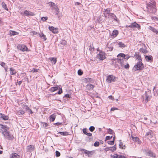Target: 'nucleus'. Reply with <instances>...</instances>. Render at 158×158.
<instances>
[{"mask_svg": "<svg viewBox=\"0 0 158 158\" xmlns=\"http://www.w3.org/2000/svg\"><path fill=\"white\" fill-rule=\"evenodd\" d=\"M147 12L148 13H155L156 11V2L154 0H151L146 3Z\"/></svg>", "mask_w": 158, "mask_h": 158, "instance_id": "obj_1", "label": "nucleus"}, {"mask_svg": "<svg viewBox=\"0 0 158 158\" xmlns=\"http://www.w3.org/2000/svg\"><path fill=\"white\" fill-rule=\"evenodd\" d=\"M2 126L1 128L4 130V131H2V134L4 135L5 138L9 140H13L14 137L13 135L10 134V132L6 129V126L3 125Z\"/></svg>", "mask_w": 158, "mask_h": 158, "instance_id": "obj_2", "label": "nucleus"}, {"mask_svg": "<svg viewBox=\"0 0 158 158\" xmlns=\"http://www.w3.org/2000/svg\"><path fill=\"white\" fill-rule=\"evenodd\" d=\"M151 92L150 91H145V94L142 96V98L145 103H147L150 101L151 96H150Z\"/></svg>", "mask_w": 158, "mask_h": 158, "instance_id": "obj_3", "label": "nucleus"}, {"mask_svg": "<svg viewBox=\"0 0 158 158\" xmlns=\"http://www.w3.org/2000/svg\"><path fill=\"white\" fill-rule=\"evenodd\" d=\"M144 68L143 64L142 63V61H138L136 65L134 67V69L135 71L137 70H141Z\"/></svg>", "mask_w": 158, "mask_h": 158, "instance_id": "obj_4", "label": "nucleus"}, {"mask_svg": "<svg viewBox=\"0 0 158 158\" xmlns=\"http://www.w3.org/2000/svg\"><path fill=\"white\" fill-rule=\"evenodd\" d=\"M97 57L100 60H103L106 58L105 53L104 52L100 51L97 55Z\"/></svg>", "mask_w": 158, "mask_h": 158, "instance_id": "obj_5", "label": "nucleus"}, {"mask_svg": "<svg viewBox=\"0 0 158 158\" xmlns=\"http://www.w3.org/2000/svg\"><path fill=\"white\" fill-rule=\"evenodd\" d=\"M127 27H128L131 28H137L138 30H140L141 28L140 25L137 23L135 22L132 23L129 26H127Z\"/></svg>", "mask_w": 158, "mask_h": 158, "instance_id": "obj_6", "label": "nucleus"}, {"mask_svg": "<svg viewBox=\"0 0 158 158\" xmlns=\"http://www.w3.org/2000/svg\"><path fill=\"white\" fill-rule=\"evenodd\" d=\"M115 77L112 75H109L106 79V81L109 83H110L112 81L113 82L115 81Z\"/></svg>", "mask_w": 158, "mask_h": 158, "instance_id": "obj_7", "label": "nucleus"}, {"mask_svg": "<svg viewBox=\"0 0 158 158\" xmlns=\"http://www.w3.org/2000/svg\"><path fill=\"white\" fill-rule=\"evenodd\" d=\"M23 15L27 17L33 16L35 15V14L33 12L26 10L23 12Z\"/></svg>", "mask_w": 158, "mask_h": 158, "instance_id": "obj_8", "label": "nucleus"}, {"mask_svg": "<svg viewBox=\"0 0 158 158\" xmlns=\"http://www.w3.org/2000/svg\"><path fill=\"white\" fill-rule=\"evenodd\" d=\"M18 48L21 50V51L24 52V51H28V49L27 47L23 45H19L18 47Z\"/></svg>", "mask_w": 158, "mask_h": 158, "instance_id": "obj_9", "label": "nucleus"}, {"mask_svg": "<svg viewBox=\"0 0 158 158\" xmlns=\"http://www.w3.org/2000/svg\"><path fill=\"white\" fill-rule=\"evenodd\" d=\"M48 28L50 31L54 33L57 34L58 32V29L57 28H55L53 26H49Z\"/></svg>", "mask_w": 158, "mask_h": 158, "instance_id": "obj_10", "label": "nucleus"}, {"mask_svg": "<svg viewBox=\"0 0 158 158\" xmlns=\"http://www.w3.org/2000/svg\"><path fill=\"white\" fill-rule=\"evenodd\" d=\"M110 10L108 9H104V11H103V14L105 18H106L108 16V18H110V15L109 14L110 13Z\"/></svg>", "mask_w": 158, "mask_h": 158, "instance_id": "obj_11", "label": "nucleus"}, {"mask_svg": "<svg viewBox=\"0 0 158 158\" xmlns=\"http://www.w3.org/2000/svg\"><path fill=\"white\" fill-rule=\"evenodd\" d=\"M153 135V132L149 130L148 132H147L145 136L146 137H147L148 139H151V138Z\"/></svg>", "mask_w": 158, "mask_h": 158, "instance_id": "obj_12", "label": "nucleus"}, {"mask_svg": "<svg viewBox=\"0 0 158 158\" xmlns=\"http://www.w3.org/2000/svg\"><path fill=\"white\" fill-rule=\"evenodd\" d=\"M145 59L147 61L150 62H152L153 61V57L151 55L146 56Z\"/></svg>", "mask_w": 158, "mask_h": 158, "instance_id": "obj_13", "label": "nucleus"}, {"mask_svg": "<svg viewBox=\"0 0 158 158\" xmlns=\"http://www.w3.org/2000/svg\"><path fill=\"white\" fill-rule=\"evenodd\" d=\"M94 87V85L89 83L86 85V89L88 91H91L93 90Z\"/></svg>", "mask_w": 158, "mask_h": 158, "instance_id": "obj_14", "label": "nucleus"}, {"mask_svg": "<svg viewBox=\"0 0 158 158\" xmlns=\"http://www.w3.org/2000/svg\"><path fill=\"white\" fill-rule=\"evenodd\" d=\"M35 149V147L32 145H30L28 146L26 149L27 152H31L33 151Z\"/></svg>", "mask_w": 158, "mask_h": 158, "instance_id": "obj_15", "label": "nucleus"}, {"mask_svg": "<svg viewBox=\"0 0 158 158\" xmlns=\"http://www.w3.org/2000/svg\"><path fill=\"white\" fill-rule=\"evenodd\" d=\"M134 56L136 59L138 60V61H142L141 56L139 54L138 52H135Z\"/></svg>", "mask_w": 158, "mask_h": 158, "instance_id": "obj_16", "label": "nucleus"}, {"mask_svg": "<svg viewBox=\"0 0 158 158\" xmlns=\"http://www.w3.org/2000/svg\"><path fill=\"white\" fill-rule=\"evenodd\" d=\"M38 35L44 41H45L47 40V38L46 37L45 35L43 33H38Z\"/></svg>", "mask_w": 158, "mask_h": 158, "instance_id": "obj_17", "label": "nucleus"}, {"mask_svg": "<svg viewBox=\"0 0 158 158\" xmlns=\"http://www.w3.org/2000/svg\"><path fill=\"white\" fill-rule=\"evenodd\" d=\"M0 118L4 120H6L8 119L9 117L7 115H6L4 114H0Z\"/></svg>", "mask_w": 158, "mask_h": 158, "instance_id": "obj_18", "label": "nucleus"}, {"mask_svg": "<svg viewBox=\"0 0 158 158\" xmlns=\"http://www.w3.org/2000/svg\"><path fill=\"white\" fill-rule=\"evenodd\" d=\"M110 17H111L114 20V21H118V19L116 16L113 13H110L109 14Z\"/></svg>", "mask_w": 158, "mask_h": 158, "instance_id": "obj_19", "label": "nucleus"}, {"mask_svg": "<svg viewBox=\"0 0 158 158\" xmlns=\"http://www.w3.org/2000/svg\"><path fill=\"white\" fill-rule=\"evenodd\" d=\"M147 156L153 158H155L156 157V154L151 150H150L148 152Z\"/></svg>", "mask_w": 158, "mask_h": 158, "instance_id": "obj_20", "label": "nucleus"}, {"mask_svg": "<svg viewBox=\"0 0 158 158\" xmlns=\"http://www.w3.org/2000/svg\"><path fill=\"white\" fill-rule=\"evenodd\" d=\"M148 28L150 30L152 31L153 32L157 34L158 33V30L155 29V28L152 27L151 26H149L148 27Z\"/></svg>", "mask_w": 158, "mask_h": 158, "instance_id": "obj_21", "label": "nucleus"}, {"mask_svg": "<svg viewBox=\"0 0 158 158\" xmlns=\"http://www.w3.org/2000/svg\"><path fill=\"white\" fill-rule=\"evenodd\" d=\"M118 34V30H114L112 33L111 36H112L114 38L115 37L117 36Z\"/></svg>", "mask_w": 158, "mask_h": 158, "instance_id": "obj_22", "label": "nucleus"}, {"mask_svg": "<svg viewBox=\"0 0 158 158\" xmlns=\"http://www.w3.org/2000/svg\"><path fill=\"white\" fill-rule=\"evenodd\" d=\"M19 156L15 153H12L10 156V158H19Z\"/></svg>", "mask_w": 158, "mask_h": 158, "instance_id": "obj_23", "label": "nucleus"}, {"mask_svg": "<svg viewBox=\"0 0 158 158\" xmlns=\"http://www.w3.org/2000/svg\"><path fill=\"white\" fill-rule=\"evenodd\" d=\"M56 117V115L54 114L51 115L49 117V119L51 122L54 121Z\"/></svg>", "mask_w": 158, "mask_h": 158, "instance_id": "obj_24", "label": "nucleus"}, {"mask_svg": "<svg viewBox=\"0 0 158 158\" xmlns=\"http://www.w3.org/2000/svg\"><path fill=\"white\" fill-rule=\"evenodd\" d=\"M51 6H52V7L56 11V14H58L59 13V10H58V9L57 7V6L55 5L54 3H51Z\"/></svg>", "mask_w": 158, "mask_h": 158, "instance_id": "obj_25", "label": "nucleus"}, {"mask_svg": "<svg viewBox=\"0 0 158 158\" xmlns=\"http://www.w3.org/2000/svg\"><path fill=\"white\" fill-rule=\"evenodd\" d=\"M112 158H126V157L121 155L115 154L113 155Z\"/></svg>", "mask_w": 158, "mask_h": 158, "instance_id": "obj_26", "label": "nucleus"}, {"mask_svg": "<svg viewBox=\"0 0 158 158\" xmlns=\"http://www.w3.org/2000/svg\"><path fill=\"white\" fill-rule=\"evenodd\" d=\"M59 87V86H58L52 87L49 89V91L52 92H54L58 90Z\"/></svg>", "mask_w": 158, "mask_h": 158, "instance_id": "obj_27", "label": "nucleus"}, {"mask_svg": "<svg viewBox=\"0 0 158 158\" xmlns=\"http://www.w3.org/2000/svg\"><path fill=\"white\" fill-rule=\"evenodd\" d=\"M10 74L11 75H15L16 73L15 70L13 68H10Z\"/></svg>", "mask_w": 158, "mask_h": 158, "instance_id": "obj_28", "label": "nucleus"}, {"mask_svg": "<svg viewBox=\"0 0 158 158\" xmlns=\"http://www.w3.org/2000/svg\"><path fill=\"white\" fill-rule=\"evenodd\" d=\"M19 33L14 31L10 30V35H18Z\"/></svg>", "mask_w": 158, "mask_h": 158, "instance_id": "obj_29", "label": "nucleus"}, {"mask_svg": "<svg viewBox=\"0 0 158 158\" xmlns=\"http://www.w3.org/2000/svg\"><path fill=\"white\" fill-rule=\"evenodd\" d=\"M94 153V151H88L87 152H86V154L88 155V157L91 156Z\"/></svg>", "mask_w": 158, "mask_h": 158, "instance_id": "obj_30", "label": "nucleus"}, {"mask_svg": "<svg viewBox=\"0 0 158 158\" xmlns=\"http://www.w3.org/2000/svg\"><path fill=\"white\" fill-rule=\"evenodd\" d=\"M85 79L86 80L87 82H90L91 83H93L94 82L93 79L90 78H85Z\"/></svg>", "mask_w": 158, "mask_h": 158, "instance_id": "obj_31", "label": "nucleus"}, {"mask_svg": "<svg viewBox=\"0 0 158 158\" xmlns=\"http://www.w3.org/2000/svg\"><path fill=\"white\" fill-rule=\"evenodd\" d=\"M117 62L120 64L122 66H123L124 64V61L123 59H117Z\"/></svg>", "mask_w": 158, "mask_h": 158, "instance_id": "obj_32", "label": "nucleus"}, {"mask_svg": "<svg viewBox=\"0 0 158 158\" xmlns=\"http://www.w3.org/2000/svg\"><path fill=\"white\" fill-rule=\"evenodd\" d=\"M140 52L143 53L144 54H146L148 52V51L145 49L141 48L139 50Z\"/></svg>", "mask_w": 158, "mask_h": 158, "instance_id": "obj_33", "label": "nucleus"}, {"mask_svg": "<svg viewBox=\"0 0 158 158\" xmlns=\"http://www.w3.org/2000/svg\"><path fill=\"white\" fill-rule=\"evenodd\" d=\"M118 44L119 45V47L121 48H123L126 47L125 44L121 42H118Z\"/></svg>", "mask_w": 158, "mask_h": 158, "instance_id": "obj_34", "label": "nucleus"}, {"mask_svg": "<svg viewBox=\"0 0 158 158\" xmlns=\"http://www.w3.org/2000/svg\"><path fill=\"white\" fill-rule=\"evenodd\" d=\"M110 147V150L112 152H114L115 151L116 149V145L115 144L114 146Z\"/></svg>", "mask_w": 158, "mask_h": 158, "instance_id": "obj_35", "label": "nucleus"}, {"mask_svg": "<svg viewBox=\"0 0 158 158\" xmlns=\"http://www.w3.org/2000/svg\"><path fill=\"white\" fill-rule=\"evenodd\" d=\"M1 5L3 8L7 10H8V9L6 5L4 2H2Z\"/></svg>", "mask_w": 158, "mask_h": 158, "instance_id": "obj_36", "label": "nucleus"}, {"mask_svg": "<svg viewBox=\"0 0 158 158\" xmlns=\"http://www.w3.org/2000/svg\"><path fill=\"white\" fill-rule=\"evenodd\" d=\"M113 47L110 45H108L106 47V48L107 51H111L113 49Z\"/></svg>", "mask_w": 158, "mask_h": 158, "instance_id": "obj_37", "label": "nucleus"}, {"mask_svg": "<svg viewBox=\"0 0 158 158\" xmlns=\"http://www.w3.org/2000/svg\"><path fill=\"white\" fill-rule=\"evenodd\" d=\"M50 60L52 63H53L54 64H55L56 62V59L54 57L51 58Z\"/></svg>", "mask_w": 158, "mask_h": 158, "instance_id": "obj_38", "label": "nucleus"}, {"mask_svg": "<svg viewBox=\"0 0 158 158\" xmlns=\"http://www.w3.org/2000/svg\"><path fill=\"white\" fill-rule=\"evenodd\" d=\"M126 55L123 53H120L118 54L117 56L118 57H123L124 58V57H125Z\"/></svg>", "mask_w": 158, "mask_h": 158, "instance_id": "obj_39", "label": "nucleus"}, {"mask_svg": "<svg viewBox=\"0 0 158 158\" xmlns=\"http://www.w3.org/2000/svg\"><path fill=\"white\" fill-rule=\"evenodd\" d=\"M58 134L62 135H68V133L66 132H60Z\"/></svg>", "mask_w": 158, "mask_h": 158, "instance_id": "obj_40", "label": "nucleus"}, {"mask_svg": "<svg viewBox=\"0 0 158 158\" xmlns=\"http://www.w3.org/2000/svg\"><path fill=\"white\" fill-rule=\"evenodd\" d=\"M107 132L110 134L113 135L114 134L113 130L110 128L108 129Z\"/></svg>", "mask_w": 158, "mask_h": 158, "instance_id": "obj_41", "label": "nucleus"}, {"mask_svg": "<svg viewBox=\"0 0 158 158\" xmlns=\"http://www.w3.org/2000/svg\"><path fill=\"white\" fill-rule=\"evenodd\" d=\"M97 21L99 23L102 22L103 21V19L101 16L98 17L97 19Z\"/></svg>", "mask_w": 158, "mask_h": 158, "instance_id": "obj_42", "label": "nucleus"}, {"mask_svg": "<svg viewBox=\"0 0 158 158\" xmlns=\"http://www.w3.org/2000/svg\"><path fill=\"white\" fill-rule=\"evenodd\" d=\"M25 112L23 110H20L17 112V114L19 115H22L24 114Z\"/></svg>", "mask_w": 158, "mask_h": 158, "instance_id": "obj_43", "label": "nucleus"}, {"mask_svg": "<svg viewBox=\"0 0 158 158\" xmlns=\"http://www.w3.org/2000/svg\"><path fill=\"white\" fill-rule=\"evenodd\" d=\"M132 139L135 142H138L139 143V139L137 137H132Z\"/></svg>", "mask_w": 158, "mask_h": 158, "instance_id": "obj_44", "label": "nucleus"}, {"mask_svg": "<svg viewBox=\"0 0 158 158\" xmlns=\"http://www.w3.org/2000/svg\"><path fill=\"white\" fill-rule=\"evenodd\" d=\"M95 129V127L93 126H90L89 128V131L91 132H93V131H94V130Z\"/></svg>", "mask_w": 158, "mask_h": 158, "instance_id": "obj_45", "label": "nucleus"}, {"mask_svg": "<svg viewBox=\"0 0 158 158\" xmlns=\"http://www.w3.org/2000/svg\"><path fill=\"white\" fill-rule=\"evenodd\" d=\"M42 125L44 127H46L48 126V124L47 123L45 122H42L41 123Z\"/></svg>", "mask_w": 158, "mask_h": 158, "instance_id": "obj_46", "label": "nucleus"}, {"mask_svg": "<svg viewBox=\"0 0 158 158\" xmlns=\"http://www.w3.org/2000/svg\"><path fill=\"white\" fill-rule=\"evenodd\" d=\"M107 143L110 145H113L114 144V140L108 141L107 142Z\"/></svg>", "mask_w": 158, "mask_h": 158, "instance_id": "obj_47", "label": "nucleus"}, {"mask_svg": "<svg viewBox=\"0 0 158 158\" xmlns=\"http://www.w3.org/2000/svg\"><path fill=\"white\" fill-rule=\"evenodd\" d=\"M77 73L78 75H81L83 74V72L80 69L78 71Z\"/></svg>", "mask_w": 158, "mask_h": 158, "instance_id": "obj_48", "label": "nucleus"}, {"mask_svg": "<svg viewBox=\"0 0 158 158\" xmlns=\"http://www.w3.org/2000/svg\"><path fill=\"white\" fill-rule=\"evenodd\" d=\"M99 144L100 143L99 142L96 141L94 143V146L95 147H98L99 146Z\"/></svg>", "mask_w": 158, "mask_h": 158, "instance_id": "obj_49", "label": "nucleus"}, {"mask_svg": "<svg viewBox=\"0 0 158 158\" xmlns=\"http://www.w3.org/2000/svg\"><path fill=\"white\" fill-rule=\"evenodd\" d=\"M56 153V156L58 157H59L60 156V153L58 151H56L55 152Z\"/></svg>", "mask_w": 158, "mask_h": 158, "instance_id": "obj_50", "label": "nucleus"}, {"mask_svg": "<svg viewBox=\"0 0 158 158\" xmlns=\"http://www.w3.org/2000/svg\"><path fill=\"white\" fill-rule=\"evenodd\" d=\"M112 136H106L105 138V140H110L112 138Z\"/></svg>", "mask_w": 158, "mask_h": 158, "instance_id": "obj_51", "label": "nucleus"}, {"mask_svg": "<svg viewBox=\"0 0 158 158\" xmlns=\"http://www.w3.org/2000/svg\"><path fill=\"white\" fill-rule=\"evenodd\" d=\"M80 151H83L84 153L85 154H86V152H87L88 151V150L85 149H83L82 148H80Z\"/></svg>", "mask_w": 158, "mask_h": 158, "instance_id": "obj_52", "label": "nucleus"}, {"mask_svg": "<svg viewBox=\"0 0 158 158\" xmlns=\"http://www.w3.org/2000/svg\"><path fill=\"white\" fill-rule=\"evenodd\" d=\"M48 19V18L47 17H42L41 19L42 21H45L47 20Z\"/></svg>", "mask_w": 158, "mask_h": 158, "instance_id": "obj_53", "label": "nucleus"}, {"mask_svg": "<svg viewBox=\"0 0 158 158\" xmlns=\"http://www.w3.org/2000/svg\"><path fill=\"white\" fill-rule=\"evenodd\" d=\"M123 145V143L121 141V140H119V147L120 148H122V147Z\"/></svg>", "mask_w": 158, "mask_h": 158, "instance_id": "obj_54", "label": "nucleus"}, {"mask_svg": "<svg viewBox=\"0 0 158 158\" xmlns=\"http://www.w3.org/2000/svg\"><path fill=\"white\" fill-rule=\"evenodd\" d=\"M66 41L64 40H62L61 41L60 44L62 45H64L66 44Z\"/></svg>", "mask_w": 158, "mask_h": 158, "instance_id": "obj_55", "label": "nucleus"}, {"mask_svg": "<svg viewBox=\"0 0 158 158\" xmlns=\"http://www.w3.org/2000/svg\"><path fill=\"white\" fill-rule=\"evenodd\" d=\"M150 150L149 149H144L143 150V152H145L146 155H147L148 152Z\"/></svg>", "mask_w": 158, "mask_h": 158, "instance_id": "obj_56", "label": "nucleus"}, {"mask_svg": "<svg viewBox=\"0 0 158 158\" xmlns=\"http://www.w3.org/2000/svg\"><path fill=\"white\" fill-rule=\"evenodd\" d=\"M82 131H83V133L84 134L86 135V133H87V129L86 128H84L83 130Z\"/></svg>", "mask_w": 158, "mask_h": 158, "instance_id": "obj_57", "label": "nucleus"}, {"mask_svg": "<svg viewBox=\"0 0 158 158\" xmlns=\"http://www.w3.org/2000/svg\"><path fill=\"white\" fill-rule=\"evenodd\" d=\"M24 108L27 110H28L30 109L27 105H24Z\"/></svg>", "mask_w": 158, "mask_h": 158, "instance_id": "obj_58", "label": "nucleus"}, {"mask_svg": "<svg viewBox=\"0 0 158 158\" xmlns=\"http://www.w3.org/2000/svg\"><path fill=\"white\" fill-rule=\"evenodd\" d=\"M62 93V90L61 88L59 90V91L57 92V94H61Z\"/></svg>", "mask_w": 158, "mask_h": 158, "instance_id": "obj_59", "label": "nucleus"}, {"mask_svg": "<svg viewBox=\"0 0 158 158\" xmlns=\"http://www.w3.org/2000/svg\"><path fill=\"white\" fill-rule=\"evenodd\" d=\"M124 68L126 69H128L129 68V65L128 64H127L126 65L124 66Z\"/></svg>", "mask_w": 158, "mask_h": 158, "instance_id": "obj_60", "label": "nucleus"}, {"mask_svg": "<svg viewBox=\"0 0 158 158\" xmlns=\"http://www.w3.org/2000/svg\"><path fill=\"white\" fill-rule=\"evenodd\" d=\"M62 124V123H60V122H57V123H54V124L55 125H57V126H59V125H61Z\"/></svg>", "mask_w": 158, "mask_h": 158, "instance_id": "obj_61", "label": "nucleus"}, {"mask_svg": "<svg viewBox=\"0 0 158 158\" xmlns=\"http://www.w3.org/2000/svg\"><path fill=\"white\" fill-rule=\"evenodd\" d=\"M94 47H92L91 45H90L89 47V49L90 51H93L94 50Z\"/></svg>", "mask_w": 158, "mask_h": 158, "instance_id": "obj_62", "label": "nucleus"}, {"mask_svg": "<svg viewBox=\"0 0 158 158\" xmlns=\"http://www.w3.org/2000/svg\"><path fill=\"white\" fill-rule=\"evenodd\" d=\"M32 71L33 72V73H36L38 72V70L37 69H36L34 68H33V69H32Z\"/></svg>", "mask_w": 158, "mask_h": 158, "instance_id": "obj_63", "label": "nucleus"}, {"mask_svg": "<svg viewBox=\"0 0 158 158\" xmlns=\"http://www.w3.org/2000/svg\"><path fill=\"white\" fill-rule=\"evenodd\" d=\"M31 33H32L33 35H37V34H38V33L35 31H32L31 32Z\"/></svg>", "mask_w": 158, "mask_h": 158, "instance_id": "obj_64", "label": "nucleus"}]
</instances>
